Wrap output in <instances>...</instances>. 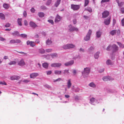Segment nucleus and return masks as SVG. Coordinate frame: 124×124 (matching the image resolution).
Listing matches in <instances>:
<instances>
[{
  "label": "nucleus",
  "instance_id": "nucleus-2",
  "mask_svg": "<svg viewBox=\"0 0 124 124\" xmlns=\"http://www.w3.org/2000/svg\"><path fill=\"white\" fill-rule=\"evenodd\" d=\"M71 8L73 10H77L79 8L80 6L78 5L72 4L71 5Z\"/></svg>",
  "mask_w": 124,
  "mask_h": 124
},
{
  "label": "nucleus",
  "instance_id": "nucleus-6",
  "mask_svg": "<svg viewBox=\"0 0 124 124\" xmlns=\"http://www.w3.org/2000/svg\"><path fill=\"white\" fill-rule=\"evenodd\" d=\"M102 79L104 81H105L113 80V79L111 78V77L108 76L103 77L102 78Z\"/></svg>",
  "mask_w": 124,
  "mask_h": 124
},
{
  "label": "nucleus",
  "instance_id": "nucleus-32",
  "mask_svg": "<svg viewBox=\"0 0 124 124\" xmlns=\"http://www.w3.org/2000/svg\"><path fill=\"white\" fill-rule=\"evenodd\" d=\"M12 35H13L18 36L19 35V32L17 31H15L14 32L12 33Z\"/></svg>",
  "mask_w": 124,
  "mask_h": 124
},
{
  "label": "nucleus",
  "instance_id": "nucleus-24",
  "mask_svg": "<svg viewBox=\"0 0 124 124\" xmlns=\"http://www.w3.org/2000/svg\"><path fill=\"white\" fill-rule=\"evenodd\" d=\"M48 64L46 63H43L42 64L43 67L45 68H47L48 67Z\"/></svg>",
  "mask_w": 124,
  "mask_h": 124
},
{
  "label": "nucleus",
  "instance_id": "nucleus-20",
  "mask_svg": "<svg viewBox=\"0 0 124 124\" xmlns=\"http://www.w3.org/2000/svg\"><path fill=\"white\" fill-rule=\"evenodd\" d=\"M69 49L72 48H74L75 46L74 45L72 44H68Z\"/></svg>",
  "mask_w": 124,
  "mask_h": 124
},
{
  "label": "nucleus",
  "instance_id": "nucleus-10",
  "mask_svg": "<svg viewBox=\"0 0 124 124\" xmlns=\"http://www.w3.org/2000/svg\"><path fill=\"white\" fill-rule=\"evenodd\" d=\"M112 47L114 52H116L118 50V46L115 44L113 45Z\"/></svg>",
  "mask_w": 124,
  "mask_h": 124
},
{
  "label": "nucleus",
  "instance_id": "nucleus-9",
  "mask_svg": "<svg viewBox=\"0 0 124 124\" xmlns=\"http://www.w3.org/2000/svg\"><path fill=\"white\" fill-rule=\"evenodd\" d=\"M74 63V61L72 60L69 62L66 63H65L64 65L66 66H68L72 65Z\"/></svg>",
  "mask_w": 124,
  "mask_h": 124
},
{
  "label": "nucleus",
  "instance_id": "nucleus-51",
  "mask_svg": "<svg viewBox=\"0 0 124 124\" xmlns=\"http://www.w3.org/2000/svg\"><path fill=\"white\" fill-rule=\"evenodd\" d=\"M10 26V24L9 23H8L5 26V27H9Z\"/></svg>",
  "mask_w": 124,
  "mask_h": 124
},
{
  "label": "nucleus",
  "instance_id": "nucleus-26",
  "mask_svg": "<svg viewBox=\"0 0 124 124\" xmlns=\"http://www.w3.org/2000/svg\"><path fill=\"white\" fill-rule=\"evenodd\" d=\"M3 6L6 9H8L9 7L8 4L6 3L4 4L3 5Z\"/></svg>",
  "mask_w": 124,
  "mask_h": 124
},
{
  "label": "nucleus",
  "instance_id": "nucleus-35",
  "mask_svg": "<svg viewBox=\"0 0 124 124\" xmlns=\"http://www.w3.org/2000/svg\"><path fill=\"white\" fill-rule=\"evenodd\" d=\"M63 48L65 49H68L69 47H68V44H67L66 45H63Z\"/></svg>",
  "mask_w": 124,
  "mask_h": 124
},
{
  "label": "nucleus",
  "instance_id": "nucleus-12",
  "mask_svg": "<svg viewBox=\"0 0 124 124\" xmlns=\"http://www.w3.org/2000/svg\"><path fill=\"white\" fill-rule=\"evenodd\" d=\"M20 78L19 76H14L10 77V79L12 80H18Z\"/></svg>",
  "mask_w": 124,
  "mask_h": 124
},
{
  "label": "nucleus",
  "instance_id": "nucleus-23",
  "mask_svg": "<svg viewBox=\"0 0 124 124\" xmlns=\"http://www.w3.org/2000/svg\"><path fill=\"white\" fill-rule=\"evenodd\" d=\"M61 1V0H57L55 4V6L56 7H57L60 4Z\"/></svg>",
  "mask_w": 124,
  "mask_h": 124
},
{
  "label": "nucleus",
  "instance_id": "nucleus-7",
  "mask_svg": "<svg viewBox=\"0 0 124 124\" xmlns=\"http://www.w3.org/2000/svg\"><path fill=\"white\" fill-rule=\"evenodd\" d=\"M61 64L60 63H53L51 64V66L52 67H59L61 65Z\"/></svg>",
  "mask_w": 124,
  "mask_h": 124
},
{
  "label": "nucleus",
  "instance_id": "nucleus-49",
  "mask_svg": "<svg viewBox=\"0 0 124 124\" xmlns=\"http://www.w3.org/2000/svg\"><path fill=\"white\" fill-rule=\"evenodd\" d=\"M69 70H65L64 71V72H63V73L64 74H65L66 73L68 74L69 73Z\"/></svg>",
  "mask_w": 124,
  "mask_h": 124
},
{
  "label": "nucleus",
  "instance_id": "nucleus-36",
  "mask_svg": "<svg viewBox=\"0 0 124 124\" xmlns=\"http://www.w3.org/2000/svg\"><path fill=\"white\" fill-rule=\"evenodd\" d=\"M90 39V37L88 36H87V35L86 37L84 38V39L85 41H87L89 40Z\"/></svg>",
  "mask_w": 124,
  "mask_h": 124
},
{
  "label": "nucleus",
  "instance_id": "nucleus-21",
  "mask_svg": "<svg viewBox=\"0 0 124 124\" xmlns=\"http://www.w3.org/2000/svg\"><path fill=\"white\" fill-rule=\"evenodd\" d=\"M95 98L92 97L90 100V103L92 104H93V103L95 101Z\"/></svg>",
  "mask_w": 124,
  "mask_h": 124
},
{
  "label": "nucleus",
  "instance_id": "nucleus-22",
  "mask_svg": "<svg viewBox=\"0 0 124 124\" xmlns=\"http://www.w3.org/2000/svg\"><path fill=\"white\" fill-rule=\"evenodd\" d=\"M0 18L4 20L5 17L4 15L2 13H0Z\"/></svg>",
  "mask_w": 124,
  "mask_h": 124
},
{
  "label": "nucleus",
  "instance_id": "nucleus-4",
  "mask_svg": "<svg viewBox=\"0 0 124 124\" xmlns=\"http://www.w3.org/2000/svg\"><path fill=\"white\" fill-rule=\"evenodd\" d=\"M109 15V12L105 11L102 13V18H105L107 17Z\"/></svg>",
  "mask_w": 124,
  "mask_h": 124
},
{
  "label": "nucleus",
  "instance_id": "nucleus-59",
  "mask_svg": "<svg viewBox=\"0 0 124 124\" xmlns=\"http://www.w3.org/2000/svg\"><path fill=\"white\" fill-rule=\"evenodd\" d=\"M23 15L24 16L26 17L27 16V13L26 11H24L23 13Z\"/></svg>",
  "mask_w": 124,
  "mask_h": 124
},
{
  "label": "nucleus",
  "instance_id": "nucleus-45",
  "mask_svg": "<svg viewBox=\"0 0 124 124\" xmlns=\"http://www.w3.org/2000/svg\"><path fill=\"white\" fill-rule=\"evenodd\" d=\"M20 36L21 37L23 38H26L27 37V35L24 34H21Z\"/></svg>",
  "mask_w": 124,
  "mask_h": 124
},
{
  "label": "nucleus",
  "instance_id": "nucleus-62",
  "mask_svg": "<svg viewBox=\"0 0 124 124\" xmlns=\"http://www.w3.org/2000/svg\"><path fill=\"white\" fill-rule=\"evenodd\" d=\"M113 25H115V23H116V20L115 19H114L113 20Z\"/></svg>",
  "mask_w": 124,
  "mask_h": 124
},
{
  "label": "nucleus",
  "instance_id": "nucleus-50",
  "mask_svg": "<svg viewBox=\"0 0 124 124\" xmlns=\"http://www.w3.org/2000/svg\"><path fill=\"white\" fill-rule=\"evenodd\" d=\"M110 0H102L101 2L104 3L105 2H108Z\"/></svg>",
  "mask_w": 124,
  "mask_h": 124
},
{
  "label": "nucleus",
  "instance_id": "nucleus-33",
  "mask_svg": "<svg viewBox=\"0 0 124 124\" xmlns=\"http://www.w3.org/2000/svg\"><path fill=\"white\" fill-rule=\"evenodd\" d=\"M52 1V0H48L46 3V5L48 6L49 5L51 4Z\"/></svg>",
  "mask_w": 124,
  "mask_h": 124
},
{
  "label": "nucleus",
  "instance_id": "nucleus-16",
  "mask_svg": "<svg viewBox=\"0 0 124 124\" xmlns=\"http://www.w3.org/2000/svg\"><path fill=\"white\" fill-rule=\"evenodd\" d=\"M102 32L100 31H97L96 33V36L98 38H100L101 34Z\"/></svg>",
  "mask_w": 124,
  "mask_h": 124
},
{
  "label": "nucleus",
  "instance_id": "nucleus-55",
  "mask_svg": "<svg viewBox=\"0 0 124 124\" xmlns=\"http://www.w3.org/2000/svg\"><path fill=\"white\" fill-rule=\"evenodd\" d=\"M6 40V39L2 37H0V40L1 41H3Z\"/></svg>",
  "mask_w": 124,
  "mask_h": 124
},
{
  "label": "nucleus",
  "instance_id": "nucleus-46",
  "mask_svg": "<svg viewBox=\"0 0 124 124\" xmlns=\"http://www.w3.org/2000/svg\"><path fill=\"white\" fill-rule=\"evenodd\" d=\"M0 84L2 85H7L6 83L4 81H3V82L0 81Z\"/></svg>",
  "mask_w": 124,
  "mask_h": 124
},
{
  "label": "nucleus",
  "instance_id": "nucleus-1",
  "mask_svg": "<svg viewBox=\"0 0 124 124\" xmlns=\"http://www.w3.org/2000/svg\"><path fill=\"white\" fill-rule=\"evenodd\" d=\"M90 68L89 67L84 68V71L82 73V75L84 78L86 77L89 74L90 71Z\"/></svg>",
  "mask_w": 124,
  "mask_h": 124
},
{
  "label": "nucleus",
  "instance_id": "nucleus-54",
  "mask_svg": "<svg viewBox=\"0 0 124 124\" xmlns=\"http://www.w3.org/2000/svg\"><path fill=\"white\" fill-rule=\"evenodd\" d=\"M122 25V26H124V18H123L121 21Z\"/></svg>",
  "mask_w": 124,
  "mask_h": 124
},
{
  "label": "nucleus",
  "instance_id": "nucleus-64",
  "mask_svg": "<svg viewBox=\"0 0 124 124\" xmlns=\"http://www.w3.org/2000/svg\"><path fill=\"white\" fill-rule=\"evenodd\" d=\"M121 10L122 11V13L123 14L124 13V8H121Z\"/></svg>",
  "mask_w": 124,
  "mask_h": 124
},
{
  "label": "nucleus",
  "instance_id": "nucleus-58",
  "mask_svg": "<svg viewBox=\"0 0 124 124\" xmlns=\"http://www.w3.org/2000/svg\"><path fill=\"white\" fill-rule=\"evenodd\" d=\"M41 8L42 9H46V8L45 6H42L41 7Z\"/></svg>",
  "mask_w": 124,
  "mask_h": 124
},
{
  "label": "nucleus",
  "instance_id": "nucleus-48",
  "mask_svg": "<svg viewBox=\"0 0 124 124\" xmlns=\"http://www.w3.org/2000/svg\"><path fill=\"white\" fill-rule=\"evenodd\" d=\"M48 21L49 23H51L52 24H53L54 22L52 20H48Z\"/></svg>",
  "mask_w": 124,
  "mask_h": 124
},
{
  "label": "nucleus",
  "instance_id": "nucleus-17",
  "mask_svg": "<svg viewBox=\"0 0 124 124\" xmlns=\"http://www.w3.org/2000/svg\"><path fill=\"white\" fill-rule=\"evenodd\" d=\"M68 87V88H69L71 85V80L70 79L68 81L67 83Z\"/></svg>",
  "mask_w": 124,
  "mask_h": 124
},
{
  "label": "nucleus",
  "instance_id": "nucleus-63",
  "mask_svg": "<svg viewBox=\"0 0 124 124\" xmlns=\"http://www.w3.org/2000/svg\"><path fill=\"white\" fill-rule=\"evenodd\" d=\"M24 23L25 25L26 26L28 25V23L26 20H25L24 21Z\"/></svg>",
  "mask_w": 124,
  "mask_h": 124
},
{
  "label": "nucleus",
  "instance_id": "nucleus-27",
  "mask_svg": "<svg viewBox=\"0 0 124 124\" xmlns=\"http://www.w3.org/2000/svg\"><path fill=\"white\" fill-rule=\"evenodd\" d=\"M51 55L53 58L57 57L58 56L57 54L56 53L52 54Z\"/></svg>",
  "mask_w": 124,
  "mask_h": 124
},
{
  "label": "nucleus",
  "instance_id": "nucleus-37",
  "mask_svg": "<svg viewBox=\"0 0 124 124\" xmlns=\"http://www.w3.org/2000/svg\"><path fill=\"white\" fill-rule=\"evenodd\" d=\"M15 43H19L22 42L21 41L20 39H16L15 40Z\"/></svg>",
  "mask_w": 124,
  "mask_h": 124
},
{
  "label": "nucleus",
  "instance_id": "nucleus-11",
  "mask_svg": "<svg viewBox=\"0 0 124 124\" xmlns=\"http://www.w3.org/2000/svg\"><path fill=\"white\" fill-rule=\"evenodd\" d=\"M111 17H110L108 19L105 20L104 21V23L106 25H109Z\"/></svg>",
  "mask_w": 124,
  "mask_h": 124
},
{
  "label": "nucleus",
  "instance_id": "nucleus-19",
  "mask_svg": "<svg viewBox=\"0 0 124 124\" xmlns=\"http://www.w3.org/2000/svg\"><path fill=\"white\" fill-rule=\"evenodd\" d=\"M38 15L39 17H42L44 16H45V14L43 12H39L38 13Z\"/></svg>",
  "mask_w": 124,
  "mask_h": 124
},
{
  "label": "nucleus",
  "instance_id": "nucleus-39",
  "mask_svg": "<svg viewBox=\"0 0 124 124\" xmlns=\"http://www.w3.org/2000/svg\"><path fill=\"white\" fill-rule=\"evenodd\" d=\"M16 62L14 61H11L8 63V64L10 65H12L15 64H16Z\"/></svg>",
  "mask_w": 124,
  "mask_h": 124
},
{
  "label": "nucleus",
  "instance_id": "nucleus-14",
  "mask_svg": "<svg viewBox=\"0 0 124 124\" xmlns=\"http://www.w3.org/2000/svg\"><path fill=\"white\" fill-rule=\"evenodd\" d=\"M30 25L31 27L33 28H35L38 26L36 24L32 22H30Z\"/></svg>",
  "mask_w": 124,
  "mask_h": 124
},
{
  "label": "nucleus",
  "instance_id": "nucleus-8",
  "mask_svg": "<svg viewBox=\"0 0 124 124\" xmlns=\"http://www.w3.org/2000/svg\"><path fill=\"white\" fill-rule=\"evenodd\" d=\"M38 75L39 74L38 73H34L31 74L30 75V76L31 78H34L38 76Z\"/></svg>",
  "mask_w": 124,
  "mask_h": 124
},
{
  "label": "nucleus",
  "instance_id": "nucleus-15",
  "mask_svg": "<svg viewBox=\"0 0 124 124\" xmlns=\"http://www.w3.org/2000/svg\"><path fill=\"white\" fill-rule=\"evenodd\" d=\"M25 63L23 59H22L18 62V64L21 66H23L25 65Z\"/></svg>",
  "mask_w": 124,
  "mask_h": 124
},
{
  "label": "nucleus",
  "instance_id": "nucleus-42",
  "mask_svg": "<svg viewBox=\"0 0 124 124\" xmlns=\"http://www.w3.org/2000/svg\"><path fill=\"white\" fill-rule=\"evenodd\" d=\"M89 85L93 87H95V85L93 83H91L89 84Z\"/></svg>",
  "mask_w": 124,
  "mask_h": 124
},
{
  "label": "nucleus",
  "instance_id": "nucleus-40",
  "mask_svg": "<svg viewBox=\"0 0 124 124\" xmlns=\"http://www.w3.org/2000/svg\"><path fill=\"white\" fill-rule=\"evenodd\" d=\"M46 43L47 45H49L52 43V41L51 40H49L48 39L46 41Z\"/></svg>",
  "mask_w": 124,
  "mask_h": 124
},
{
  "label": "nucleus",
  "instance_id": "nucleus-47",
  "mask_svg": "<svg viewBox=\"0 0 124 124\" xmlns=\"http://www.w3.org/2000/svg\"><path fill=\"white\" fill-rule=\"evenodd\" d=\"M9 42L11 44H13L14 43H15V39H12Z\"/></svg>",
  "mask_w": 124,
  "mask_h": 124
},
{
  "label": "nucleus",
  "instance_id": "nucleus-34",
  "mask_svg": "<svg viewBox=\"0 0 124 124\" xmlns=\"http://www.w3.org/2000/svg\"><path fill=\"white\" fill-rule=\"evenodd\" d=\"M62 81V79L61 78H59L56 80H54V82H56L60 81Z\"/></svg>",
  "mask_w": 124,
  "mask_h": 124
},
{
  "label": "nucleus",
  "instance_id": "nucleus-41",
  "mask_svg": "<svg viewBox=\"0 0 124 124\" xmlns=\"http://www.w3.org/2000/svg\"><path fill=\"white\" fill-rule=\"evenodd\" d=\"M39 52L41 54H43L45 53V51L43 49H40L39 50Z\"/></svg>",
  "mask_w": 124,
  "mask_h": 124
},
{
  "label": "nucleus",
  "instance_id": "nucleus-52",
  "mask_svg": "<svg viewBox=\"0 0 124 124\" xmlns=\"http://www.w3.org/2000/svg\"><path fill=\"white\" fill-rule=\"evenodd\" d=\"M52 49H47L46 50V51L47 52H49L52 51Z\"/></svg>",
  "mask_w": 124,
  "mask_h": 124
},
{
  "label": "nucleus",
  "instance_id": "nucleus-44",
  "mask_svg": "<svg viewBox=\"0 0 124 124\" xmlns=\"http://www.w3.org/2000/svg\"><path fill=\"white\" fill-rule=\"evenodd\" d=\"M86 10L90 13L92 12V9L90 8H88L87 9H86Z\"/></svg>",
  "mask_w": 124,
  "mask_h": 124
},
{
  "label": "nucleus",
  "instance_id": "nucleus-61",
  "mask_svg": "<svg viewBox=\"0 0 124 124\" xmlns=\"http://www.w3.org/2000/svg\"><path fill=\"white\" fill-rule=\"evenodd\" d=\"M46 72L47 75H50L51 74L52 71H47Z\"/></svg>",
  "mask_w": 124,
  "mask_h": 124
},
{
  "label": "nucleus",
  "instance_id": "nucleus-13",
  "mask_svg": "<svg viewBox=\"0 0 124 124\" xmlns=\"http://www.w3.org/2000/svg\"><path fill=\"white\" fill-rule=\"evenodd\" d=\"M34 42L32 41H28L27 42V45L29 44L31 46L33 47L35 46V44H34Z\"/></svg>",
  "mask_w": 124,
  "mask_h": 124
},
{
  "label": "nucleus",
  "instance_id": "nucleus-28",
  "mask_svg": "<svg viewBox=\"0 0 124 124\" xmlns=\"http://www.w3.org/2000/svg\"><path fill=\"white\" fill-rule=\"evenodd\" d=\"M54 72L55 74L57 75H60L62 72V71H61L55 70L54 71Z\"/></svg>",
  "mask_w": 124,
  "mask_h": 124
},
{
  "label": "nucleus",
  "instance_id": "nucleus-38",
  "mask_svg": "<svg viewBox=\"0 0 124 124\" xmlns=\"http://www.w3.org/2000/svg\"><path fill=\"white\" fill-rule=\"evenodd\" d=\"M117 43L118 44L119 46L120 47L123 48L124 47V45L122 44L121 43L119 42H117Z\"/></svg>",
  "mask_w": 124,
  "mask_h": 124
},
{
  "label": "nucleus",
  "instance_id": "nucleus-18",
  "mask_svg": "<svg viewBox=\"0 0 124 124\" xmlns=\"http://www.w3.org/2000/svg\"><path fill=\"white\" fill-rule=\"evenodd\" d=\"M116 30H114L111 31L109 32V34L112 35H113L116 34Z\"/></svg>",
  "mask_w": 124,
  "mask_h": 124
},
{
  "label": "nucleus",
  "instance_id": "nucleus-43",
  "mask_svg": "<svg viewBox=\"0 0 124 124\" xmlns=\"http://www.w3.org/2000/svg\"><path fill=\"white\" fill-rule=\"evenodd\" d=\"M92 31L91 30H89V31H88L87 34V36H88L90 37L92 33Z\"/></svg>",
  "mask_w": 124,
  "mask_h": 124
},
{
  "label": "nucleus",
  "instance_id": "nucleus-60",
  "mask_svg": "<svg viewBox=\"0 0 124 124\" xmlns=\"http://www.w3.org/2000/svg\"><path fill=\"white\" fill-rule=\"evenodd\" d=\"M104 71V69H100L99 70V72L100 73H101Z\"/></svg>",
  "mask_w": 124,
  "mask_h": 124
},
{
  "label": "nucleus",
  "instance_id": "nucleus-57",
  "mask_svg": "<svg viewBox=\"0 0 124 124\" xmlns=\"http://www.w3.org/2000/svg\"><path fill=\"white\" fill-rule=\"evenodd\" d=\"M31 12L32 13H34L35 10L33 8H32L31 9Z\"/></svg>",
  "mask_w": 124,
  "mask_h": 124
},
{
  "label": "nucleus",
  "instance_id": "nucleus-56",
  "mask_svg": "<svg viewBox=\"0 0 124 124\" xmlns=\"http://www.w3.org/2000/svg\"><path fill=\"white\" fill-rule=\"evenodd\" d=\"M30 81V80H25L23 81V82L25 83L28 82Z\"/></svg>",
  "mask_w": 124,
  "mask_h": 124
},
{
  "label": "nucleus",
  "instance_id": "nucleus-30",
  "mask_svg": "<svg viewBox=\"0 0 124 124\" xmlns=\"http://www.w3.org/2000/svg\"><path fill=\"white\" fill-rule=\"evenodd\" d=\"M22 19H19L18 18V24L21 26L22 25L21 21H22Z\"/></svg>",
  "mask_w": 124,
  "mask_h": 124
},
{
  "label": "nucleus",
  "instance_id": "nucleus-31",
  "mask_svg": "<svg viewBox=\"0 0 124 124\" xmlns=\"http://www.w3.org/2000/svg\"><path fill=\"white\" fill-rule=\"evenodd\" d=\"M99 52H98L96 53L94 55V57L95 59H97L99 57Z\"/></svg>",
  "mask_w": 124,
  "mask_h": 124
},
{
  "label": "nucleus",
  "instance_id": "nucleus-25",
  "mask_svg": "<svg viewBox=\"0 0 124 124\" xmlns=\"http://www.w3.org/2000/svg\"><path fill=\"white\" fill-rule=\"evenodd\" d=\"M106 63L107 65H112L113 63L111 62V60H107L106 62Z\"/></svg>",
  "mask_w": 124,
  "mask_h": 124
},
{
  "label": "nucleus",
  "instance_id": "nucleus-29",
  "mask_svg": "<svg viewBox=\"0 0 124 124\" xmlns=\"http://www.w3.org/2000/svg\"><path fill=\"white\" fill-rule=\"evenodd\" d=\"M89 3V0H85L84 7L87 6Z\"/></svg>",
  "mask_w": 124,
  "mask_h": 124
},
{
  "label": "nucleus",
  "instance_id": "nucleus-5",
  "mask_svg": "<svg viewBox=\"0 0 124 124\" xmlns=\"http://www.w3.org/2000/svg\"><path fill=\"white\" fill-rule=\"evenodd\" d=\"M69 30L70 31H77L78 30V29L77 28H75L74 27L72 26L71 25H70L69 26Z\"/></svg>",
  "mask_w": 124,
  "mask_h": 124
},
{
  "label": "nucleus",
  "instance_id": "nucleus-53",
  "mask_svg": "<svg viewBox=\"0 0 124 124\" xmlns=\"http://www.w3.org/2000/svg\"><path fill=\"white\" fill-rule=\"evenodd\" d=\"M44 86L48 88H51V86L48 85H44Z\"/></svg>",
  "mask_w": 124,
  "mask_h": 124
},
{
  "label": "nucleus",
  "instance_id": "nucleus-3",
  "mask_svg": "<svg viewBox=\"0 0 124 124\" xmlns=\"http://www.w3.org/2000/svg\"><path fill=\"white\" fill-rule=\"evenodd\" d=\"M62 17L59 15L57 14L55 17L54 22L55 23H57L60 21L62 19Z\"/></svg>",
  "mask_w": 124,
  "mask_h": 124
}]
</instances>
